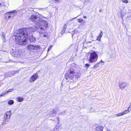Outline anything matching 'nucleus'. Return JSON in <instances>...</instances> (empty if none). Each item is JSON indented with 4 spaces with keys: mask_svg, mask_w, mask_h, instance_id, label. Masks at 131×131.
<instances>
[{
    "mask_svg": "<svg viewBox=\"0 0 131 131\" xmlns=\"http://www.w3.org/2000/svg\"><path fill=\"white\" fill-rule=\"evenodd\" d=\"M2 6V4L1 3H0V7Z\"/></svg>",
    "mask_w": 131,
    "mask_h": 131,
    "instance_id": "c85d7f7f",
    "label": "nucleus"
},
{
    "mask_svg": "<svg viewBox=\"0 0 131 131\" xmlns=\"http://www.w3.org/2000/svg\"><path fill=\"white\" fill-rule=\"evenodd\" d=\"M100 63V62H99V63H97V64H96L93 67V68H95L96 67H97L98 66V65H99V63Z\"/></svg>",
    "mask_w": 131,
    "mask_h": 131,
    "instance_id": "5701e85b",
    "label": "nucleus"
},
{
    "mask_svg": "<svg viewBox=\"0 0 131 131\" xmlns=\"http://www.w3.org/2000/svg\"><path fill=\"white\" fill-rule=\"evenodd\" d=\"M1 86V85H0V86Z\"/></svg>",
    "mask_w": 131,
    "mask_h": 131,
    "instance_id": "c9c22d12",
    "label": "nucleus"
},
{
    "mask_svg": "<svg viewBox=\"0 0 131 131\" xmlns=\"http://www.w3.org/2000/svg\"><path fill=\"white\" fill-rule=\"evenodd\" d=\"M129 110H130L129 107L128 108V109L127 110H126L125 111H124V112H122V113H123V115H125V114H126L128 113V112H129Z\"/></svg>",
    "mask_w": 131,
    "mask_h": 131,
    "instance_id": "dca6fc26",
    "label": "nucleus"
},
{
    "mask_svg": "<svg viewBox=\"0 0 131 131\" xmlns=\"http://www.w3.org/2000/svg\"><path fill=\"white\" fill-rule=\"evenodd\" d=\"M127 84L125 82H121L119 83V86L120 88L122 90L124 89L126 86Z\"/></svg>",
    "mask_w": 131,
    "mask_h": 131,
    "instance_id": "6e6552de",
    "label": "nucleus"
},
{
    "mask_svg": "<svg viewBox=\"0 0 131 131\" xmlns=\"http://www.w3.org/2000/svg\"><path fill=\"white\" fill-rule=\"evenodd\" d=\"M19 72V70H16L12 71V72H9L8 75L9 77H10L12 76L15 74H18Z\"/></svg>",
    "mask_w": 131,
    "mask_h": 131,
    "instance_id": "9d476101",
    "label": "nucleus"
},
{
    "mask_svg": "<svg viewBox=\"0 0 131 131\" xmlns=\"http://www.w3.org/2000/svg\"><path fill=\"white\" fill-rule=\"evenodd\" d=\"M78 22L80 23H82L84 24L85 23V21L82 18L79 19H78Z\"/></svg>",
    "mask_w": 131,
    "mask_h": 131,
    "instance_id": "f3484780",
    "label": "nucleus"
},
{
    "mask_svg": "<svg viewBox=\"0 0 131 131\" xmlns=\"http://www.w3.org/2000/svg\"><path fill=\"white\" fill-rule=\"evenodd\" d=\"M31 38H30V41H31Z\"/></svg>",
    "mask_w": 131,
    "mask_h": 131,
    "instance_id": "473e14b6",
    "label": "nucleus"
},
{
    "mask_svg": "<svg viewBox=\"0 0 131 131\" xmlns=\"http://www.w3.org/2000/svg\"><path fill=\"white\" fill-rule=\"evenodd\" d=\"M17 100L18 102H21L23 100V99L21 97H18L17 98Z\"/></svg>",
    "mask_w": 131,
    "mask_h": 131,
    "instance_id": "2eb2a0df",
    "label": "nucleus"
},
{
    "mask_svg": "<svg viewBox=\"0 0 131 131\" xmlns=\"http://www.w3.org/2000/svg\"><path fill=\"white\" fill-rule=\"evenodd\" d=\"M40 48V47L39 46H35L31 45H30L27 46V48L29 50H37Z\"/></svg>",
    "mask_w": 131,
    "mask_h": 131,
    "instance_id": "39448f33",
    "label": "nucleus"
},
{
    "mask_svg": "<svg viewBox=\"0 0 131 131\" xmlns=\"http://www.w3.org/2000/svg\"><path fill=\"white\" fill-rule=\"evenodd\" d=\"M101 62H103V61L102 60L101 61Z\"/></svg>",
    "mask_w": 131,
    "mask_h": 131,
    "instance_id": "f704fd0d",
    "label": "nucleus"
},
{
    "mask_svg": "<svg viewBox=\"0 0 131 131\" xmlns=\"http://www.w3.org/2000/svg\"><path fill=\"white\" fill-rule=\"evenodd\" d=\"M59 118H58V122L59 121ZM61 125V124H59V123L58 122V127H59Z\"/></svg>",
    "mask_w": 131,
    "mask_h": 131,
    "instance_id": "393cba45",
    "label": "nucleus"
},
{
    "mask_svg": "<svg viewBox=\"0 0 131 131\" xmlns=\"http://www.w3.org/2000/svg\"><path fill=\"white\" fill-rule=\"evenodd\" d=\"M106 131H110V130H109L107 128V130Z\"/></svg>",
    "mask_w": 131,
    "mask_h": 131,
    "instance_id": "cd10ccee",
    "label": "nucleus"
},
{
    "mask_svg": "<svg viewBox=\"0 0 131 131\" xmlns=\"http://www.w3.org/2000/svg\"><path fill=\"white\" fill-rule=\"evenodd\" d=\"M14 103V102L13 100H10L8 101V103L9 105H12Z\"/></svg>",
    "mask_w": 131,
    "mask_h": 131,
    "instance_id": "a211bd4d",
    "label": "nucleus"
},
{
    "mask_svg": "<svg viewBox=\"0 0 131 131\" xmlns=\"http://www.w3.org/2000/svg\"><path fill=\"white\" fill-rule=\"evenodd\" d=\"M11 115V111H7L4 115V120H5L8 118H9Z\"/></svg>",
    "mask_w": 131,
    "mask_h": 131,
    "instance_id": "0eeeda50",
    "label": "nucleus"
},
{
    "mask_svg": "<svg viewBox=\"0 0 131 131\" xmlns=\"http://www.w3.org/2000/svg\"><path fill=\"white\" fill-rule=\"evenodd\" d=\"M120 14H121V16L120 17H121L122 18L124 16V15H123V14H122V12Z\"/></svg>",
    "mask_w": 131,
    "mask_h": 131,
    "instance_id": "a878e982",
    "label": "nucleus"
},
{
    "mask_svg": "<svg viewBox=\"0 0 131 131\" xmlns=\"http://www.w3.org/2000/svg\"><path fill=\"white\" fill-rule=\"evenodd\" d=\"M39 76L37 73H34L30 78L29 82L31 83L34 82L38 78Z\"/></svg>",
    "mask_w": 131,
    "mask_h": 131,
    "instance_id": "20e7f679",
    "label": "nucleus"
},
{
    "mask_svg": "<svg viewBox=\"0 0 131 131\" xmlns=\"http://www.w3.org/2000/svg\"><path fill=\"white\" fill-rule=\"evenodd\" d=\"M44 37H47V35H44L43 36Z\"/></svg>",
    "mask_w": 131,
    "mask_h": 131,
    "instance_id": "7c9ffc66",
    "label": "nucleus"
},
{
    "mask_svg": "<svg viewBox=\"0 0 131 131\" xmlns=\"http://www.w3.org/2000/svg\"><path fill=\"white\" fill-rule=\"evenodd\" d=\"M103 35L102 31H101V32L100 34L97 37V40H99V41H100V39L101 38L102 36Z\"/></svg>",
    "mask_w": 131,
    "mask_h": 131,
    "instance_id": "ddd939ff",
    "label": "nucleus"
},
{
    "mask_svg": "<svg viewBox=\"0 0 131 131\" xmlns=\"http://www.w3.org/2000/svg\"><path fill=\"white\" fill-rule=\"evenodd\" d=\"M8 91H6V92H4V93H3L1 95H0V96H3V95H5L6 94H7V93L8 92Z\"/></svg>",
    "mask_w": 131,
    "mask_h": 131,
    "instance_id": "aec40b11",
    "label": "nucleus"
},
{
    "mask_svg": "<svg viewBox=\"0 0 131 131\" xmlns=\"http://www.w3.org/2000/svg\"><path fill=\"white\" fill-rule=\"evenodd\" d=\"M129 108L130 107V108H131V103H130V105L129 106Z\"/></svg>",
    "mask_w": 131,
    "mask_h": 131,
    "instance_id": "c756f323",
    "label": "nucleus"
},
{
    "mask_svg": "<svg viewBox=\"0 0 131 131\" xmlns=\"http://www.w3.org/2000/svg\"><path fill=\"white\" fill-rule=\"evenodd\" d=\"M78 33V30H74V31L72 32V37H73V36L74 35V34H76Z\"/></svg>",
    "mask_w": 131,
    "mask_h": 131,
    "instance_id": "6ab92c4d",
    "label": "nucleus"
},
{
    "mask_svg": "<svg viewBox=\"0 0 131 131\" xmlns=\"http://www.w3.org/2000/svg\"><path fill=\"white\" fill-rule=\"evenodd\" d=\"M67 27L66 24H65L64 27H63L62 30V31L60 32V33L61 34V35L64 34L66 29Z\"/></svg>",
    "mask_w": 131,
    "mask_h": 131,
    "instance_id": "f8f14e48",
    "label": "nucleus"
},
{
    "mask_svg": "<svg viewBox=\"0 0 131 131\" xmlns=\"http://www.w3.org/2000/svg\"><path fill=\"white\" fill-rule=\"evenodd\" d=\"M74 72V71H73L70 70L69 73H66L65 75L66 79L67 80L69 79L68 81L71 82V81H70V79L72 80L74 77L76 78L80 77V75L78 73H75L73 75L72 74H73Z\"/></svg>",
    "mask_w": 131,
    "mask_h": 131,
    "instance_id": "f03ea898",
    "label": "nucleus"
},
{
    "mask_svg": "<svg viewBox=\"0 0 131 131\" xmlns=\"http://www.w3.org/2000/svg\"><path fill=\"white\" fill-rule=\"evenodd\" d=\"M83 17L85 19H86L87 18V17L86 16H83Z\"/></svg>",
    "mask_w": 131,
    "mask_h": 131,
    "instance_id": "bb28decb",
    "label": "nucleus"
},
{
    "mask_svg": "<svg viewBox=\"0 0 131 131\" xmlns=\"http://www.w3.org/2000/svg\"><path fill=\"white\" fill-rule=\"evenodd\" d=\"M38 17L36 15H31L29 18L30 20L32 21H36Z\"/></svg>",
    "mask_w": 131,
    "mask_h": 131,
    "instance_id": "1a4fd4ad",
    "label": "nucleus"
},
{
    "mask_svg": "<svg viewBox=\"0 0 131 131\" xmlns=\"http://www.w3.org/2000/svg\"><path fill=\"white\" fill-rule=\"evenodd\" d=\"M48 27V24L47 22L45 21L42 22L40 25V28L41 30H44Z\"/></svg>",
    "mask_w": 131,
    "mask_h": 131,
    "instance_id": "423d86ee",
    "label": "nucleus"
},
{
    "mask_svg": "<svg viewBox=\"0 0 131 131\" xmlns=\"http://www.w3.org/2000/svg\"><path fill=\"white\" fill-rule=\"evenodd\" d=\"M94 110V109L93 108L91 107L90 108V112H92L95 111Z\"/></svg>",
    "mask_w": 131,
    "mask_h": 131,
    "instance_id": "4be33fe9",
    "label": "nucleus"
},
{
    "mask_svg": "<svg viewBox=\"0 0 131 131\" xmlns=\"http://www.w3.org/2000/svg\"><path fill=\"white\" fill-rule=\"evenodd\" d=\"M79 16V15L78 16H77V17H74V18H73V19H75L76 18H77V17L78 16Z\"/></svg>",
    "mask_w": 131,
    "mask_h": 131,
    "instance_id": "2f4dec72",
    "label": "nucleus"
},
{
    "mask_svg": "<svg viewBox=\"0 0 131 131\" xmlns=\"http://www.w3.org/2000/svg\"><path fill=\"white\" fill-rule=\"evenodd\" d=\"M33 39H34V40H35V39L34 38H33Z\"/></svg>",
    "mask_w": 131,
    "mask_h": 131,
    "instance_id": "72a5a7b5",
    "label": "nucleus"
},
{
    "mask_svg": "<svg viewBox=\"0 0 131 131\" xmlns=\"http://www.w3.org/2000/svg\"><path fill=\"white\" fill-rule=\"evenodd\" d=\"M90 66V64L88 63H86L85 64V66L86 67L88 68Z\"/></svg>",
    "mask_w": 131,
    "mask_h": 131,
    "instance_id": "b1692460",
    "label": "nucleus"
},
{
    "mask_svg": "<svg viewBox=\"0 0 131 131\" xmlns=\"http://www.w3.org/2000/svg\"><path fill=\"white\" fill-rule=\"evenodd\" d=\"M103 127L101 126H97L96 127L95 131H103Z\"/></svg>",
    "mask_w": 131,
    "mask_h": 131,
    "instance_id": "9b49d317",
    "label": "nucleus"
},
{
    "mask_svg": "<svg viewBox=\"0 0 131 131\" xmlns=\"http://www.w3.org/2000/svg\"><path fill=\"white\" fill-rule=\"evenodd\" d=\"M123 115V114L122 112L116 115L117 116H121Z\"/></svg>",
    "mask_w": 131,
    "mask_h": 131,
    "instance_id": "412c9836",
    "label": "nucleus"
},
{
    "mask_svg": "<svg viewBox=\"0 0 131 131\" xmlns=\"http://www.w3.org/2000/svg\"><path fill=\"white\" fill-rule=\"evenodd\" d=\"M89 60L90 62H95L97 61L98 59V55L96 52L93 51L90 53Z\"/></svg>",
    "mask_w": 131,
    "mask_h": 131,
    "instance_id": "7ed1b4c3",
    "label": "nucleus"
},
{
    "mask_svg": "<svg viewBox=\"0 0 131 131\" xmlns=\"http://www.w3.org/2000/svg\"><path fill=\"white\" fill-rule=\"evenodd\" d=\"M29 29L23 28L18 30V32L15 36V40L18 43L22 44L25 42L28 38Z\"/></svg>",
    "mask_w": 131,
    "mask_h": 131,
    "instance_id": "f257e3e1",
    "label": "nucleus"
},
{
    "mask_svg": "<svg viewBox=\"0 0 131 131\" xmlns=\"http://www.w3.org/2000/svg\"><path fill=\"white\" fill-rule=\"evenodd\" d=\"M11 13L10 12L6 13L5 15V17L6 18H9L11 17Z\"/></svg>",
    "mask_w": 131,
    "mask_h": 131,
    "instance_id": "4468645a",
    "label": "nucleus"
}]
</instances>
